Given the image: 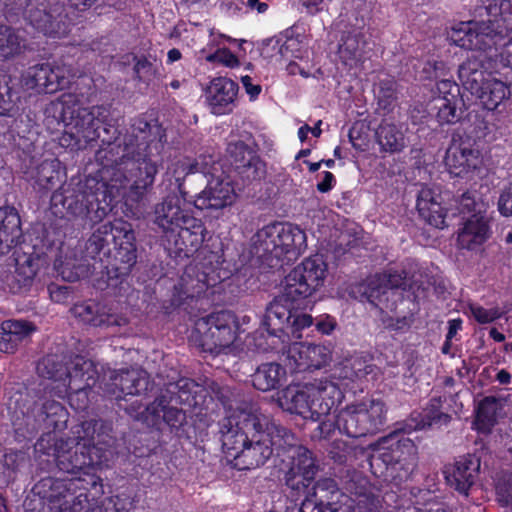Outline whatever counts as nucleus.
Returning a JSON list of instances; mask_svg holds the SVG:
<instances>
[{"label": "nucleus", "mask_w": 512, "mask_h": 512, "mask_svg": "<svg viewBox=\"0 0 512 512\" xmlns=\"http://www.w3.org/2000/svg\"><path fill=\"white\" fill-rule=\"evenodd\" d=\"M252 419V425L259 434L258 438L246 442L238 454H233L236 466L240 470L260 467L272 456L274 450H281L288 453V461L283 460V467L280 468L285 485L298 494L304 491L319 471L312 452L298 445L292 432L270 418Z\"/></svg>", "instance_id": "obj_1"}, {"label": "nucleus", "mask_w": 512, "mask_h": 512, "mask_svg": "<svg viewBox=\"0 0 512 512\" xmlns=\"http://www.w3.org/2000/svg\"><path fill=\"white\" fill-rule=\"evenodd\" d=\"M153 222L161 229L168 248L178 255L189 257L205 241L203 221L194 217L177 195H168L154 206Z\"/></svg>", "instance_id": "obj_2"}, {"label": "nucleus", "mask_w": 512, "mask_h": 512, "mask_svg": "<svg viewBox=\"0 0 512 512\" xmlns=\"http://www.w3.org/2000/svg\"><path fill=\"white\" fill-rule=\"evenodd\" d=\"M45 114L47 118L51 117L58 124L64 125L62 145L79 149L98 137V124L107 121L109 107H83L76 94L64 93L47 106Z\"/></svg>", "instance_id": "obj_3"}, {"label": "nucleus", "mask_w": 512, "mask_h": 512, "mask_svg": "<svg viewBox=\"0 0 512 512\" xmlns=\"http://www.w3.org/2000/svg\"><path fill=\"white\" fill-rule=\"evenodd\" d=\"M129 148L119 162L110 169L106 170L107 186L104 191V200L106 193L111 200L121 199L139 201L146 190L150 188L158 173V166L155 161L144 158L143 160H133L128 157L132 154Z\"/></svg>", "instance_id": "obj_4"}, {"label": "nucleus", "mask_w": 512, "mask_h": 512, "mask_svg": "<svg viewBox=\"0 0 512 512\" xmlns=\"http://www.w3.org/2000/svg\"><path fill=\"white\" fill-rule=\"evenodd\" d=\"M51 501L59 502L61 512H119L113 499L103 501L102 506H96V496L101 493V479L95 474L85 472L84 477L56 479L51 481Z\"/></svg>", "instance_id": "obj_5"}, {"label": "nucleus", "mask_w": 512, "mask_h": 512, "mask_svg": "<svg viewBox=\"0 0 512 512\" xmlns=\"http://www.w3.org/2000/svg\"><path fill=\"white\" fill-rule=\"evenodd\" d=\"M256 253L270 267L296 259L306 248V234L298 226L274 223L260 229L254 240Z\"/></svg>", "instance_id": "obj_6"}, {"label": "nucleus", "mask_w": 512, "mask_h": 512, "mask_svg": "<svg viewBox=\"0 0 512 512\" xmlns=\"http://www.w3.org/2000/svg\"><path fill=\"white\" fill-rule=\"evenodd\" d=\"M488 9L494 19H489L487 22L460 23L452 29L451 41L469 50H486L495 45V38L512 28V12L509 11L510 3L507 1H501L499 7L497 4L490 5Z\"/></svg>", "instance_id": "obj_7"}, {"label": "nucleus", "mask_w": 512, "mask_h": 512, "mask_svg": "<svg viewBox=\"0 0 512 512\" xmlns=\"http://www.w3.org/2000/svg\"><path fill=\"white\" fill-rule=\"evenodd\" d=\"M459 78L463 86L476 95L487 110H495L509 95L512 86V68L507 67L503 79L485 77L481 70V61L477 58L467 59L459 67Z\"/></svg>", "instance_id": "obj_8"}, {"label": "nucleus", "mask_w": 512, "mask_h": 512, "mask_svg": "<svg viewBox=\"0 0 512 512\" xmlns=\"http://www.w3.org/2000/svg\"><path fill=\"white\" fill-rule=\"evenodd\" d=\"M205 389L189 378L168 382L161 394L146 407L147 416L192 414L191 408L205 405Z\"/></svg>", "instance_id": "obj_9"}, {"label": "nucleus", "mask_w": 512, "mask_h": 512, "mask_svg": "<svg viewBox=\"0 0 512 512\" xmlns=\"http://www.w3.org/2000/svg\"><path fill=\"white\" fill-rule=\"evenodd\" d=\"M195 330L200 335V345L214 355H236L239 352L238 324L228 311L213 313L196 321Z\"/></svg>", "instance_id": "obj_10"}, {"label": "nucleus", "mask_w": 512, "mask_h": 512, "mask_svg": "<svg viewBox=\"0 0 512 512\" xmlns=\"http://www.w3.org/2000/svg\"><path fill=\"white\" fill-rule=\"evenodd\" d=\"M327 274V264L321 256L304 259L294 267L281 283L282 297L295 302L312 296L323 286Z\"/></svg>", "instance_id": "obj_11"}, {"label": "nucleus", "mask_w": 512, "mask_h": 512, "mask_svg": "<svg viewBox=\"0 0 512 512\" xmlns=\"http://www.w3.org/2000/svg\"><path fill=\"white\" fill-rule=\"evenodd\" d=\"M319 397H328L332 400H339L341 391L337 385L327 379H318L314 382L306 383L302 386H289L283 390L279 397V405L283 411L302 416L311 411V416H321L330 412L312 411L314 399ZM334 401H332V404Z\"/></svg>", "instance_id": "obj_12"}, {"label": "nucleus", "mask_w": 512, "mask_h": 512, "mask_svg": "<svg viewBox=\"0 0 512 512\" xmlns=\"http://www.w3.org/2000/svg\"><path fill=\"white\" fill-rule=\"evenodd\" d=\"M106 186L107 181L99 182L94 178H87L73 197L65 198L63 205L73 217L84 220L88 218L96 204L95 218L100 220L111 209L112 203L117 202V200H111L108 193H106V201L104 200Z\"/></svg>", "instance_id": "obj_13"}, {"label": "nucleus", "mask_w": 512, "mask_h": 512, "mask_svg": "<svg viewBox=\"0 0 512 512\" xmlns=\"http://www.w3.org/2000/svg\"><path fill=\"white\" fill-rule=\"evenodd\" d=\"M97 376L98 371L91 360L76 357L68 370V385H56L51 390H56V393L61 396L70 389L72 392L68 396L69 406L74 413H80L88 405L87 389L95 385Z\"/></svg>", "instance_id": "obj_14"}, {"label": "nucleus", "mask_w": 512, "mask_h": 512, "mask_svg": "<svg viewBox=\"0 0 512 512\" xmlns=\"http://www.w3.org/2000/svg\"><path fill=\"white\" fill-rule=\"evenodd\" d=\"M63 10L61 0H26L24 15L32 26L44 34L62 37L68 32L62 18Z\"/></svg>", "instance_id": "obj_15"}, {"label": "nucleus", "mask_w": 512, "mask_h": 512, "mask_svg": "<svg viewBox=\"0 0 512 512\" xmlns=\"http://www.w3.org/2000/svg\"><path fill=\"white\" fill-rule=\"evenodd\" d=\"M202 173L210 174L211 179L205 189L194 200L197 209H224L236 201L237 194L232 180L224 172H220L219 164H213L209 170L203 169Z\"/></svg>", "instance_id": "obj_16"}, {"label": "nucleus", "mask_w": 512, "mask_h": 512, "mask_svg": "<svg viewBox=\"0 0 512 512\" xmlns=\"http://www.w3.org/2000/svg\"><path fill=\"white\" fill-rule=\"evenodd\" d=\"M332 361L329 347L313 343H293L289 346L284 363L291 373L314 372Z\"/></svg>", "instance_id": "obj_17"}, {"label": "nucleus", "mask_w": 512, "mask_h": 512, "mask_svg": "<svg viewBox=\"0 0 512 512\" xmlns=\"http://www.w3.org/2000/svg\"><path fill=\"white\" fill-rule=\"evenodd\" d=\"M390 471L397 484L410 478L418 464V448L415 443L403 438L388 449L383 450L378 457Z\"/></svg>", "instance_id": "obj_18"}, {"label": "nucleus", "mask_w": 512, "mask_h": 512, "mask_svg": "<svg viewBox=\"0 0 512 512\" xmlns=\"http://www.w3.org/2000/svg\"><path fill=\"white\" fill-rule=\"evenodd\" d=\"M482 164L481 153L470 139H454L446 151L445 165L455 177L471 179Z\"/></svg>", "instance_id": "obj_19"}, {"label": "nucleus", "mask_w": 512, "mask_h": 512, "mask_svg": "<svg viewBox=\"0 0 512 512\" xmlns=\"http://www.w3.org/2000/svg\"><path fill=\"white\" fill-rule=\"evenodd\" d=\"M42 264L43 260L38 254H16L14 272L0 271V287L12 293L28 291Z\"/></svg>", "instance_id": "obj_20"}, {"label": "nucleus", "mask_w": 512, "mask_h": 512, "mask_svg": "<svg viewBox=\"0 0 512 512\" xmlns=\"http://www.w3.org/2000/svg\"><path fill=\"white\" fill-rule=\"evenodd\" d=\"M97 424L98 421L95 418L75 424L76 437L82 439V442L86 444L84 455L91 459L87 468L107 465L113 456L114 440L110 436L102 438L100 434L95 438Z\"/></svg>", "instance_id": "obj_21"}, {"label": "nucleus", "mask_w": 512, "mask_h": 512, "mask_svg": "<svg viewBox=\"0 0 512 512\" xmlns=\"http://www.w3.org/2000/svg\"><path fill=\"white\" fill-rule=\"evenodd\" d=\"M227 157L244 184L261 180L265 175V164L256 151L243 141L230 142Z\"/></svg>", "instance_id": "obj_22"}, {"label": "nucleus", "mask_w": 512, "mask_h": 512, "mask_svg": "<svg viewBox=\"0 0 512 512\" xmlns=\"http://www.w3.org/2000/svg\"><path fill=\"white\" fill-rule=\"evenodd\" d=\"M404 276L399 272L375 274L359 286L361 296L380 309L389 308L388 300L394 290L404 284Z\"/></svg>", "instance_id": "obj_23"}, {"label": "nucleus", "mask_w": 512, "mask_h": 512, "mask_svg": "<svg viewBox=\"0 0 512 512\" xmlns=\"http://www.w3.org/2000/svg\"><path fill=\"white\" fill-rule=\"evenodd\" d=\"M86 444L76 437L75 425L72 427V436L67 439L60 438L55 441L53 455L59 470L66 473H76L87 468L91 459L86 458L84 450Z\"/></svg>", "instance_id": "obj_24"}, {"label": "nucleus", "mask_w": 512, "mask_h": 512, "mask_svg": "<svg viewBox=\"0 0 512 512\" xmlns=\"http://www.w3.org/2000/svg\"><path fill=\"white\" fill-rule=\"evenodd\" d=\"M109 383H106V391L116 399L124 396L139 395L147 391L149 381L146 371L140 368H131L109 372Z\"/></svg>", "instance_id": "obj_25"}, {"label": "nucleus", "mask_w": 512, "mask_h": 512, "mask_svg": "<svg viewBox=\"0 0 512 512\" xmlns=\"http://www.w3.org/2000/svg\"><path fill=\"white\" fill-rule=\"evenodd\" d=\"M314 478L309 482L311 484ZM310 485H307L306 489L299 494L291 490L292 496H299L305 494L303 501H310L316 506H322L328 509V512H348V507L340 504V499H347L337 486L335 480L331 478L319 479L309 489Z\"/></svg>", "instance_id": "obj_26"}, {"label": "nucleus", "mask_w": 512, "mask_h": 512, "mask_svg": "<svg viewBox=\"0 0 512 512\" xmlns=\"http://www.w3.org/2000/svg\"><path fill=\"white\" fill-rule=\"evenodd\" d=\"M238 92L237 84L226 78H214L205 90L206 102L215 115H225L233 111Z\"/></svg>", "instance_id": "obj_27"}, {"label": "nucleus", "mask_w": 512, "mask_h": 512, "mask_svg": "<svg viewBox=\"0 0 512 512\" xmlns=\"http://www.w3.org/2000/svg\"><path fill=\"white\" fill-rule=\"evenodd\" d=\"M491 234L486 214H472L464 218L457 234V246L460 249L477 251L489 239Z\"/></svg>", "instance_id": "obj_28"}, {"label": "nucleus", "mask_w": 512, "mask_h": 512, "mask_svg": "<svg viewBox=\"0 0 512 512\" xmlns=\"http://www.w3.org/2000/svg\"><path fill=\"white\" fill-rule=\"evenodd\" d=\"M75 318L93 327L122 326L126 319L111 311L107 305L95 301L75 304L71 308Z\"/></svg>", "instance_id": "obj_29"}, {"label": "nucleus", "mask_w": 512, "mask_h": 512, "mask_svg": "<svg viewBox=\"0 0 512 512\" xmlns=\"http://www.w3.org/2000/svg\"><path fill=\"white\" fill-rule=\"evenodd\" d=\"M417 210L420 217L429 225L443 229L447 226V209L442 205L439 193L429 187H423L418 194Z\"/></svg>", "instance_id": "obj_30"}, {"label": "nucleus", "mask_w": 512, "mask_h": 512, "mask_svg": "<svg viewBox=\"0 0 512 512\" xmlns=\"http://www.w3.org/2000/svg\"><path fill=\"white\" fill-rule=\"evenodd\" d=\"M480 468V461L473 455L461 457L453 465L444 469L445 479L448 484L460 493L467 494V491L474 483L475 477Z\"/></svg>", "instance_id": "obj_31"}, {"label": "nucleus", "mask_w": 512, "mask_h": 512, "mask_svg": "<svg viewBox=\"0 0 512 512\" xmlns=\"http://www.w3.org/2000/svg\"><path fill=\"white\" fill-rule=\"evenodd\" d=\"M110 231L112 241L117 248L116 257L130 268L136 262L135 233L132 225L126 221L118 220L111 223Z\"/></svg>", "instance_id": "obj_32"}, {"label": "nucleus", "mask_w": 512, "mask_h": 512, "mask_svg": "<svg viewBox=\"0 0 512 512\" xmlns=\"http://www.w3.org/2000/svg\"><path fill=\"white\" fill-rule=\"evenodd\" d=\"M203 268L202 264H191L181 276V287L188 296L198 295L220 281V277L213 271H206Z\"/></svg>", "instance_id": "obj_33"}, {"label": "nucleus", "mask_w": 512, "mask_h": 512, "mask_svg": "<svg viewBox=\"0 0 512 512\" xmlns=\"http://www.w3.org/2000/svg\"><path fill=\"white\" fill-rule=\"evenodd\" d=\"M407 130L404 124L383 121L377 130L378 143L385 151L400 152L408 144Z\"/></svg>", "instance_id": "obj_34"}, {"label": "nucleus", "mask_w": 512, "mask_h": 512, "mask_svg": "<svg viewBox=\"0 0 512 512\" xmlns=\"http://www.w3.org/2000/svg\"><path fill=\"white\" fill-rule=\"evenodd\" d=\"M34 330L31 323L22 320H7L0 325V351L10 353L20 341Z\"/></svg>", "instance_id": "obj_35"}, {"label": "nucleus", "mask_w": 512, "mask_h": 512, "mask_svg": "<svg viewBox=\"0 0 512 512\" xmlns=\"http://www.w3.org/2000/svg\"><path fill=\"white\" fill-rule=\"evenodd\" d=\"M20 237L19 216L12 209L0 208V253L9 251Z\"/></svg>", "instance_id": "obj_36"}, {"label": "nucleus", "mask_w": 512, "mask_h": 512, "mask_svg": "<svg viewBox=\"0 0 512 512\" xmlns=\"http://www.w3.org/2000/svg\"><path fill=\"white\" fill-rule=\"evenodd\" d=\"M283 300L285 299L282 296L275 299L266 309L263 324L273 335H277L278 332H286L291 321L292 312L287 305L282 303Z\"/></svg>", "instance_id": "obj_37"}, {"label": "nucleus", "mask_w": 512, "mask_h": 512, "mask_svg": "<svg viewBox=\"0 0 512 512\" xmlns=\"http://www.w3.org/2000/svg\"><path fill=\"white\" fill-rule=\"evenodd\" d=\"M286 376V370L277 363L262 364L253 374V386L261 391L278 388Z\"/></svg>", "instance_id": "obj_38"}, {"label": "nucleus", "mask_w": 512, "mask_h": 512, "mask_svg": "<svg viewBox=\"0 0 512 512\" xmlns=\"http://www.w3.org/2000/svg\"><path fill=\"white\" fill-rule=\"evenodd\" d=\"M363 46L364 40L360 33L343 36L338 49L341 62L350 68L355 67L361 60Z\"/></svg>", "instance_id": "obj_39"}, {"label": "nucleus", "mask_w": 512, "mask_h": 512, "mask_svg": "<svg viewBox=\"0 0 512 512\" xmlns=\"http://www.w3.org/2000/svg\"><path fill=\"white\" fill-rule=\"evenodd\" d=\"M220 425L222 447L230 456L234 457L233 454H238L245 446L247 436L239 429L238 424H232L231 418H224Z\"/></svg>", "instance_id": "obj_40"}, {"label": "nucleus", "mask_w": 512, "mask_h": 512, "mask_svg": "<svg viewBox=\"0 0 512 512\" xmlns=\"http://www.w3.org/2000/svg\"><path fill=\"white\" fill-rule=\"evenodd\" d=\"M74 78L73 69L66 64L48 63L47 93H54L60 89L68 87Z\"/></svg>", "instance_id": "obj_41"}, {"label": "nucleus", "mask_w": 512, "mask_h": 512, "mask_svg": "<svg viewBox=\"0 0 512 512\" xmlns=\"http://www.w3.org/2000/svg\"><path fill=\"white\" fill-rule=\"evenodd\" d=\"M203 169L204 168L199 169V164L189 158L178 157L171 161L167 167L165 176L169 181L174 179L178 189L181 190L182 183L187 175L199 171L202 172Z\"/></svg>", "instance_id": "obj_42"}, {"label": "nucleus", "mask_w": 512, "mask_h": 512, "mask_svg": "<svg viewBox=\"0 0 512 512\" xmlns=\"http://www.w3.org/2000/svg\"><path fill=\"white\" fill-rule=\"evenodd\" d=\"M434 108L438 110L437 118L441 124L454 123L459 119L458 110L461 109L463 101L461 98L447 99L434 98Z\"/></svg>", "instance_id": "obj_43"}, {"label": "nucleus", "mask_w": 512, "mask_h": 512, "mask_svg": "<svg viewBox=\"0 0 512 512\" xmlns=\"http://www.w3.org/2000/svg\"><path fill=\"white\" fill-rule=\"evenodd\" d=\"M296 46L294 40H288L281 43L279 40H269L262 50L265 58L270 59L271 62L280 63L284 60H289L293 56V50Z\"/></svg>", "instance_id": "obj_44"}, {"label": "nucleus", "mask_w": 512, "mask_h": 512, "mask_svg": "<svg viewBox=\"0 0 512 512\" xmlns=\"http://www.w3.org/2000/svg\"><path fill=\"white\" fill-rule=\"evenodd\" d=\"M225 413H230L231 416H256L259 409L258 406L247 400L226 399L225 391L221 390L217 393Z\"/></svg>", "instance_id": "obj_45"}, {"label": "nucleus", "mask_w": 512, "mask_h": 512, "mask_svg": "<svg viewBox=\"0 0 512 512\" xmlns=\"http://www.w3.org/2000/svg\"><path fill=\"white\" fill-rule=\"evenodd\" d=\"M21 50V38L10 27L0 25V58H8Z\"/></svg>", "instance_id": "obj_46"}, {"label": "nucleus", "mask_w": 512, "mask_h": 512, "mask_svg": "<svg viewBox=\"0 0 512 512\" xmlns=\"http://www.w3.org/2000/svg\"><path fill=\"white\" fill-rule=\"evenodd\" d=\"M48 63H42L30 67L25 76L24 82L27 88L36 89L38 92H46L48 88L47 80Z\"/></svg>", "instance_id": "obj_47"}, {"label": "nucleus", "mask_w": 512, "mask_h": 512, "mask_svg": "<svg viewBox=\"0 0 512 512\" xmlns=\"http://www.w3.org/2000/svg\"><path fill=\"white\" fill-rule=\"evenodd\" d=\"M378 105L385 111H391L397 104V84L392 79L381 80L377 92Z\"/></svg>", "instance_id": "obj_48"}, {"label": "nucleus", "mask_w": 512, "mask_h": 512, "mask_svg": "<svg viewBox=\"0 0 512 512\" xmlns=\"http://www.w3.org/2000/svg\"><path fill=\"white\" fill-rule=\"evenodd\" d=\"M342 431L349 437L359 438L372 433L369 424L373 418H339Z\"/></svg>", "instance_id": "obj_49"}, {"label": "nucleus", "mask_w": 512, "mask_h": 512, "mask_svg": "<svg viewBox=\"0 0 512 512\" xmlns=\"http://www.w3.org/2000/svg\"><path fill=\"white\" fill-rule=\"evenodd\" d=\"M508 401V397L487 396L479 402L476 416H497L504 412Z\"/></svg>", "instance_id": "obj_50"}, {"label": "nucleus", "mask_w": 512, "mask_h": 512, "mask_svg": "<svg viewBox=\"0 0 512 512\" xmlns=\"http://www.w3.org/2000/svg\"><path fill=\"white\" fill-rule=\"evenodd\" d=\"M458 210L464 219L472 214H485V204L477 200L474 193L467 191L458 200Z\"/></svg>", "instance_id": "obj_51"}, {"label": "nucleus", "mask_w": 512, "mask_h": 512, "mask_svg": "<svg viewBox=\"0 0 512 512\" xmlns=\"http://www.w3.org/2000/svg\"><path fill=\"white\" fill-rule=\"evenodd\" d=\"M112 230L111 223H104L97 228L87 242V249L91 253H98L106 244L109 243L108 236Z\"/></svg>", "instance_id": "obj_52"}, {"label": "nucleus", "mask_w": 512, "mask_h": 512, "mask_svg": "<svg viewBox=\"0 0 512 512\" xmlns=\"http://www.w3.org/2000/svg\"><path fill=\"white\" fill-rule=\"evenodd\" d=\"M313 324V318L306 313H292L291 321L286 331L292 337L299 339L302 337V330L310 327Z\"/></svg>", "instance_id": "obj_53"}, {"label": "nucleus", "mask_w": 512, "mask_h": 512, "mask_svg": "<svg viewBox=\"0 0 512 512\" xmlns=\"http://www.w3.org/2000/svg\"><path fill=\"white\" fill-rule=\"evenodd\" d=\"M205 59L207 62H218L230 68H234L239 65L238 58L226 48H218L214 53L208 54Z\"/></svg>", "instance_id": "obj_54"}, {"label": "nucleus", "mask_w": 512, "mask_h": 512, "mask_svg": "<svg viewBox=\"0 0 512 512\" xmlns=\"http://www.w3.org/2000/svg\"><path fill=\"white\" fill-rule=\"evenodd\" d=\"M469 310L480 324L490 323L501 317V312L498 308L486 309L479 305H470Z\"/></svg>", "instance_id": "obj_55"}, {"label": "nucleus", "mask_w": 512, "mask_h": 512, "mask_svg": "<svg viewBox=\"0 0 512 512\" xmlns=\"http://www.w3.org/2000/svg\"><path fill=\"white\" fill-rule=\"evenodd\" d=\"M59 271L62 278L69 282L77 281L88 273V269L85 265L73 266L68 261L60 265Z\"/></svg>", "instance_id": "obj_56"}, {"label": "nucleus", "mask_w": 512, "mask_h": 512, "mask_svg": "<svg viewBox=\"0 0 512 512\" xmlns=\"http://www.w3.org/2000/svg\"><path fill=\"white\" fill-rule=\"evenodd\" d=\"M437 92L438 95L434 98H447V99H455L460 97V88L459 86L448 79H443L437 83Z\"/></svg>", "instance_id": "obj_57"}, {"label": "nucleus", "mask_w": 512, "mask_h": 512, "mask_svg": "<svg viewBox=\"0 0 512 512\" xmlns=\"http://www.w3.org/2000/svg\"><path fill=\"white\" fill-rule=\"evenodd\" d=\"M54 178L53 162H42L38 168V184L43 188H50L54 185Z\"/></svg>", "instance_id": "obj_58"}, {"label": "nucleus", "mask_w": 512, "mask_h": 512, "mask_svg": "<svg viewBox=\"0 0 512 512\" xmlns=\"http://www.w3.org/2000/svg\"><path fill=\"white\" fill-rule=\"evenodd\" d=\"M384 404L379 400H370L368 402H362L357 405L353 413L363 414L368 413L370 416H381L386 413Z\"/></svg>", "instance_id": "obj_59"}, {"label": "nucleus", "mask_w": 512, "mask_h": 512, "mask_svg": "<svg viewBox=\"0 0 512 512\" xmlns=\"http://www.w3.org/2000/svg\"><path fill=\"white\" fill-rule=\"evenodd\" d=\"M64 413L67 415L70 414L62 402L54 399H45L41 403V414L43 416H61Z\"/></svg>", "instance_id": "obj_60"}, {"label": "nucleus", "mask_w": 512, "mask_h": 512, "mask_svg": "<svg viewBox=\"0 0 512 512\" xmlns=\"http://www.w3.org/2000/svg\"><path fill=\"white\" fill-rule=\"evenodd\" d=\"M498 210L505 217L512 216V184L502 190L498 200Z\"/></svg>", "instance_id": "obj_61"}, {"label": "nucleus", "mask_w": 512, "mask_h": 512, "mask_svg": "<svg viewBox=\"0 0 512 512\" xmlns=\"http://www.w3.org/2000/svg\"><path fill=\"white\" fill-rule=\"evenodd\" d=\"M25 461L26 455L24 452L10 450L4 454L3 466L8 470L15 471Z\"/></svg>", "instance_id": "obj_62"}, {"label": "nucleus", "mask_w": 512, "mask_h": 512, "mask_svg": "<svg viewBox=\"0 0 512 512\" xmlns=\"http://www.w3.org/2000/svg\"><path fill=\"white\" fill-rule=\"evenodd\" d=\"M342 431L341 420L339 418H326L318 426V435L321 438H328L336 429Z\"/></svg>", "instance_id": "obj_63"}, {"label": "nucleus", "mask_w": 512, "mask_h": 512, "mask_svg": "<svg viewBox=\"0 0 512 512\" xmlns=\"http://www.w3.org/2000/svg\"><path fill=\"white\" fill-rule=\"evenodd\" d=\"M498 494L506 505H512V473L502 485L497 487Z\"/></svg>", "instance_id": "obj_64"}]
</instances>
